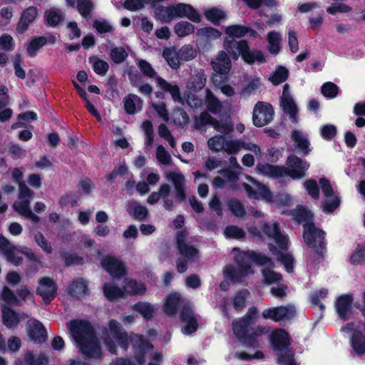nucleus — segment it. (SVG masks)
Returning a JSON list of instances; mask_svg holds the SVG:
<instances>
[{
    "label": "nucleus",
    "mask_w": 365,
    "mask_h": 365,
    "mask_svg": "<svg viewBox=\"0 0 365 365\" xmlns=\"http://www.w3.org/2000/svg\"><path fill=\"white\" fill-rule=\"evenodd\" d=\"M158 85L164 91H168L172 96L175 102L184 104L185 101L192 108H198L202 106V99L195 94H187L185 97H182L180 88L177 85H173L163 78L158 77L156 78Z\"/></svg>",
    "instance_id": "obj_12"
},
{
    "label": "nucleus",
    "mask_w": 365,
    "mask_h": 365,
    "mask_svg": "<svg viewBox=\"0 0 365 365\" xmlns=\"http://www.w3.org/2000/svg\"><path fill=\"white\" fill-rule=\"evenodd\" d=\"M104 343L111 353H116V344L127 349L130 342L134 349L135 359L138 365L145 363L146 358H150L148 365H158L163 360V356L159 352L153 351V346L147 341L142 336L138 334L127 335L122 330L120 324L115 320L111 319L108 328L103 331Z\"/></svg>",
    "instance_id": "obj_1"
},
{
    "label": "nucleus",
    "mask_w": 365,
    "mask_h": 365,
    "mask_svg": "<svg viewBox=\"0 0 365 365\" xmlns=\"http://www.w3.org/2000/svg\"><path fill=\"white\" fill-rule=\"evenodd\" d=\"M352 301V297L348 294L342 295L337 299L335 306L340 318L343 319L349 318L351 314Z\"/></svg>",
    "instance_id": "obj_27"
},
{
    "label": "nucleus",
    "mask_w": 365,
    "mask_h": 365,
    "mask_svg": "<svg viewBox=\"0 0 365 365\" xmlns=\"http://www.w3.org/2000/svg\"><path fill=\"white\" fill-rule=\"evenodd\" d=\"M247 294V290H242L235 294L232 299V304L235 309L240 310L245 307Z\"/></svg>",
    "instance_id": "obj_63"
},
{
    "label": "nucleus",
    "mask_w": 365,
    "mask_h": 365,
    "mask_svg": "<svg viewBox=\"0 0 365 365\" xmlns=\"http://www.w3.org/2000/svg\"><path fill=\"white\" fill-rule=\"evenodd\" d=\"M163 56L169 66L173 68H178L180 65L178 51L175 48H167L163 51Z\"/></svg>",
    "instance_id": "obj_44"
},
{
    "label": "nucleus",
    "mask_w": 365,
    "mask_h": 365,
    "mask_svg": "<svg viewBox=\"0 0 365 365\" xmlns=\"http://www.w3.org/2000/svg\"><path fill=\"white\" fill-rule=\"evenodd\" d=\"M127 210L138 220H144L148 215V210L145 206L135 201H130L127 205Z\"/></svg>",
    "instance_id": "obj_43"
},
{
    "label": "nucleus",
    "mask_w": 365,
    "mask_h": 365,
    "mask_svg": "<svg viewBox=\"0 0 365 365\" xmlns=\"http://www.w3.org/2000/svg\"><path fill=\"white\" fill-rule=\"evenodd\" d=\"M124 107L128 114H134L143 108V101L135 94H129L124 98Z\"/></svg>",
    "instance_id": "obj_35"
},
{
    "label": "nucleus",
    "mask_w": 365,
    "mask_h": 365,
    "mask_svg": "<svg viewBox=\"0 0 365 365\" xmlns=\"http://www.w3.org/2000/svg\"><path fill=\"white\" fill-rule=\"evenodd\" d=\"M224 233L226 237L237 240L242 239L245 236L244 230L234 225L227 227Z\"/></svg>",
    "instance_id": "obj_61"
},
{
    "label": "nucleus",
    "mask_w": 365,
    "mask_h": 365,
    "mask_svg": "<svg viewBox=\"0 0 365 365\" xmlns=\"http://www.w3.org/2000/svg\"><path fill=\"white\" fill-rule=\"evenodd\" d=\"M180 318L181 320L185 323V326L182 329L184 334L188 335L196 331L197 327V319L194 316L192 309L189 306L185 305L182 307Z\"/></svg>",
    "instance_id": "obj_25"
},
{
    "label": "nucleus",
    "mask_w": 365,
    "mask_h": 365,
    "mask_svg": "<svg viewBox=\"0 0 365 365\" xmlns=\"http://www.w3.org/2000/svg\"><path fill=\"white\" fill-rule=\"evenodd\" d=\"M206 81L207 78L204 71L202 70L197 71L188 81L187 88L195 92L199 91L205 87Z\"/></svg>",
    "instance_id": "obj_30"
},
{
    "label": "nucleus",
    "mask_w": 365,
    "mask_h": 365,
    "mask_svg": "<svg viewBox=\"0 0 365 365\" xmlns=\"http://www.w3.org/2000/svg\"><path fill=\"white\" fill-rule=\"evenodd\" d=\"M205 106L212 114L221 115L222 113V103L209 89H206Z\"/></svg>",
    "instance_id": "obj_32"
},
{
    "label": "nucleus",
    "mask_w": 365,
    "mask_h": 365,
    "mask_svg": "<svg viewBox=\"0 0 365 365\" xmlns=\"http://www.w3.org/2000/svg\"><path fill=\"white\" fill-rule=\"evenodd\" d=\"M173 8L175 19L186 17L194 22L200 21V16L190 5L181 3L173 6Z\"/></svg>",
    "instance_id": "obj_26"
},
{
    "label": "nucleus",
    "mask_w": 365,
    "mask_h": 365,
    "mask_svg": "<svg viewBox=\"0 0 365 365\" xmlns=\"http://www.w3.org/2000/svg\"><path fill=\"white\" fill-rule=\"evenodd\" d=\"M68 328L82 354L88 358L101 357V351L90 323L73 320L68 324Z\"/></svg>",
    "instance_id": "obj_6"
},
{
    "label": "nucleus",
    "mask_w": 365,
    "mask_h": 365,
    "mask_svg": "<svg viewBox=\"0 0 365 365\" xmlns=\"http://www.w3.org/2000/svg\"><path fill=\"white\" fill-rule=\"evenodd\" d=\"M257 169L259 173L272 178L282 177L285 173V168L269 164L258 165Z\"/></svg>",
    "instance_id": "obj_39"
},
{
    "label": "nucleus",
    "mask_w": 365,
    "mask_h": 365,
    "mask_svg": "<svg viewBox=\"0 0 365 365\" xmlns=\"http://www.w3.org/2000/svg\"><path fill=\"white\" fill-rule=\"evenodd\" d=\"M110 58L115 63H120L125 61L128 56V51L123 47H115L110 51Z\"/></svg>",
    "instance_id": "obj_57"
},
{
    "label": "nucleus",
    "mask_w": 365,
    "mask_h": 365,
    "mask_svg": "<svg viewBox=\"0 0 365 365\" xmlns=\"http://www.w3.org/2000/svg\"><path fill=\"white\" fill-rule=\"evenodd\" d=\"M48 358L43 354L34 355L31 352L25 354L24 360L18 359L15 365H48Z\"/></svg>",
    "instance_id": "obj_34"
},
{
    "label": "nucleus",
    "mask_w": 365,
    "mask_h": 365,
    "mask_svg": "<svg viewBox=\"0 0 365 365\" xmlns=\"http://www.w3.org/2000/svg\"><path fill=\"white\" fill-rule=\"evenodd\" d=\"M262 230L269 239L272 240L277 244L279 250H277L275 246L270 244V251L273 255L277 256V259L282 262L287 272H292L294 269L293 257L289 253L284 254L282 252V250H285L287 248V237L279 232V225L277 222H274L272 225L264 222L262 225Z\"/></svg>",
    "instance_id": "obj_7"
},
{
    "label": "nucleus",
    "mask_w": 365,
    "mask_h": 365,
    "mask_svg": "<svg viewBox=\"0 0 365 365\" xmlns=\"http://www.w3.org/2000/svg\"><path fill=\"white\" fill-rule=\"evenodd\" d=\"M57 286L55 281L48 277L38 279L36 293L40 295L46 303L51 302L56 296Z\"/></svg>",
    "instance_id": "obj_18"
},
{
    "label": "nucleus",
    "mask_w": 365,
    "mask_h": 365,
    "mask_svg": "<svg viewBox=\"0 0 365 365\" xmlns=\"http://www.w3.org/2000/svg\"><path fill=\"white\" fill-rule=\"evenodd\" d=\"M232 254L235 262L237 264V268H235L232 265L225 267L223 274L225 280L220 284V288L222 290L227 289L228 281L232 282H240L242 281L243 277L252 274L254 271L251 266L252 262L257 265L271 263L267 255L252 250L240 251L237 248H234Z\"/></svg>",
    "instance_id": "obj_3"
},
{
    "label": "nucleus",
    "mask_w": 365,
    "mask_h": 365,
    "mask_svg": "<svg viewBox=\"0 0 365 365\" xmlns=\"http://www.w3.org/2000/svg\"><path fill=\"white\" fill-rule=\"evenodd\" d=\"M272 106L267 103L259 101L254 107L252 113L253 123L257 127H262L269 123L274 115Z\"/></svg>",
    "instance_id": "obj_14"
},
{
    "label": "nucleus",
    "mask_w": 365,
    "mask_h": 365,
    "mask_svg": "<svg viewBox=\"0 0 365 365\" xmlns=\"http://www.w3.org/2000/svg\"><path fill=\"white\" fill-rule=\"evenodd\" d=\"M0 299L3 301L2 306H17L20 304L19 298L9 287H4L0 294Z\"/></svg>",
    "instance_id": "obj_41"
},
{
    "label": "nucleus",
    "mask_w": 365,
    "mask_h": 365,
    "mask_svg": "<svg viewBox=\"0 0 365 365\" xmlns=\"http://www.w3.org/2000/svg\"><path fill=\"white\" fill-rule=\"evenodd\" d=\"M0 252L6 257L7 260L19 265L22 261V255H25L34 264L35 269L34 272L38 269L39 262L37 260L35 255L27 247L17 248L11 245V243L4 237L0 235Z\"/></svg>",
    "instance_id": "obj_10"
},
{
    "label": "nucleus",
    "mask_w": 365,
    "mask_h": 365,
    "mask_svg": "<svg viewBox=\"0 0 365 365\" xmlns=\"http://www.w3.org/2000/svg\"><path fill=\"white\" fill-rule=\"evenodd\" d=\"M322 93L327 98H333L338 93V87L331 82H327L322 86Z\"/></svg>",
    "instance_id": "obj_64"
},
{
    "label": "nucleus",
    "mask_w": 365,
    "mask_h": 365,
    "mask_svg": "<svg viewBox=\"0 0 365 365\" xmlns=\"http://www.w3.org/2000/svg\"><path fill=\"white\" fill-rule=\"evenodd\" d=\"M349 261L351 264H360L365 261V247L358 245L351 255Z\"/></svg>",
    "instance_id": "obj_62"
},
{
    "label": "nucleus",
    "mask_w": 365,
    "mask_h": 365,
    "mask_svg": "<svg viewBox=\"0 0 365 365\" xmlns=\"http://www.w3.org/2000/svg\"><path fill=\"white\" fill-rule=\"evenodd\" d=\"M133 310L140 313L145 319H150L154 312L155 308L149 303L140 302L133 307Z\"/></svg>",
    "instance_id": "obj_51"
},
{
    "label": "nucleus",
    "mask_w": 365,
    "mask_h": 365,
    "mask_svg": "<svg viewBox=\"0 0 365 365\" xmlns=\"http://www.w3.org/2000/svg\"><path fill=\"white\" fill-rule=\"evenodd\" d=\"M319 184L322 190L327 197V200L323 202V210L325 212H333L339 205V197L334 194L333 188L328 180L326 178H321Z\"/></svg>",
    "instance_id": "obj_17"
},
{
    "label": "nucleus",
    "mask_w": 365,
    "mask_h": 365,
    "mask_svg": "<svg viewBox=\"0 0 365 365\" xmlns=\"http://www.w3.org/2000/svg\"><path fill=\"white\" fill-rule=\"evenodd\" d=\"M178 51L180 62L190 61L193 59L197 54L196 50L190 44L182 46Z\"/></svg>",
    "instance_id": "obj_53"
},
{
    "label": "nucleus",
    "mask_w": 365,
    "mask_h": 365,
    "mask_svg": "<svg viewBox=\"0 0 365 365\" xmlns=\"http://www.w3.org/2000/svg\"><path fill=\"white\" fill-rule=\"evenodd\" d=\"M270 341L272 348L280 351L277 359L279 365H297L293 351L287 349L289 345V336L285 330L278 329L274 331L270 335Z\"/></svg>",
    "instance_id": "obj_9"
},
{
    "label": "nucleus",
    "mask_w": 365,
    "mask_h": 365,
    "mask_svg": "<svg viewBox=\"0 0 365 365\" xmlns=\"http://www.w3.org/2000/svg\"><path fill=\"white\" fill-rule=\"evenodd\" d=\"M268 43L267 50L272 54H278L281 51V34L275 31H270L267 35Z\"/></svg>",
    "instance_id": "obj_38"
},
{
    "label": "nucleus",
    "mask_w": 365,
    "mask_h": 365,
    "mask_svg": "<svg viewBox=\"0 0 365 365\" xmlns=\"http://www.w3.org/2000/svg\"><path fill=\"white\" fill-rule=\"evenodd\" d=\"M281 106L284 113L289 115L291 120L294 123H297L298 108L294 100L289 93V88L287 84H285L283 86V93L281 97Z\"/></svg>",
    "instance_id": "obj_21"
},
{
    "label": "nucleus",
    "mask_w": 365,
    "mask_h": 365,
    "mask_svg": "<svg viewBox=\"0 0 365 365\" xmlns=\"http://www.w3.org/2000/svg\"><path fill=\"white\" fill-rule=\"evenodd\" d=\"M284 175H289L292 179H300L305 175V172L309 168V164L295 155H291L287 161Z\"/></svg>",
    "instance_id": "obj_16"
},
{
    "label": "nucleus",
    "mask_w": 365,
    "mask_h": 365,
    "mask_svg": "<svg viewBox=\"0 0 365 365\" xmlns=\"http://www.w3.org/2000/svg\"><path fill=\"white\" fill-rule=\"evenodd\" d=\"M38 14L36 8L31 6L24 11L21 19L16 26V31L19 34L24 33L29 24L34 21Z\"/></svg>",
    "instance_id": "obj_28"
},
{
    "label": "nucleus",
    "mask_w": 365,
    "mask_h": 365,
    "mask_svg": "<svg viewBox=\"0 0 365 365\" xmlns=\"http://www.w3.org/2000/svg\"><path fill=\"white\" fill-rule=\"evenodd\" d=\"M225 32L227 37L225 40L224 48L232 58L237 60L241 56L243 60L248 63L254 62L261 63L265 61V58L262 51H251L246 41L241 40L237 41L233 39V38L244 36L247 32V29L245 27L232 25L227 27Z\"/></svg>",
    "instance_id": "obj_4"
},
{
    "label": "nucleus",
    "mask_w": 365,
    "mask_h": 365,
    "mask_svg": "<svg viewBox=\"0 0 365 365\" xmlns=\"http://www.w3.org/2000/svg\"><path fill=\"white\" fill-rule=\"evenodd\" d=\"M174 31L179 37H184L194 31V26L187 21H180L175 24Z\"/></svg>",
    "instance_id": "obj_56"
},
{
    "label": "nucleus",
    "mask_w": 365,
    "mask_h": 365,
    "mask_svg": "<svg viewBox=\"0 0 365 365\" xmlns=\"http://www.w3.org/2000/svg\"><path fill=\"white\" fill-rule=\"evenodd\" d=\"M288 73L285 67L279 66L269 79L274 85H279L287 80Z\"/></svg>",
    "instance_id": "obj_54"
},
{
    "label": "nucleus",
    "mask_w": 365,
    "mask_h": 365,
    "mask_svg": "<svg viewBox=\"0 0 365 365\" xmlns=\"http://www.w3.org/2000/svg\"><path fill=\"white\" fill-rule=\"evenodd\" d=\"M89 62L92 63L94 71L101 76H104L108 70V63L97 57L89 58Z\"/></svg>",
    "instance_id": "obj_55"
},
{
    "label": "nucleus",
    "mask_w": 365,
    "mask_h": 365,
    "mask_svg": "<svg viewBox=\"0 0 365 365\" xmlns=\"http://www.w3.org/2000/svg\"><path fill=\"white\" fill-rule=\"evenodd\" d=\"M294 219L299 223L304 222L303 237L307 246L311 249L309 257L307 259L309 269H312L313 264L319 263L322 259L324 247L325 233L317 228L311 222L312 213L303 207L298 206L293 212Z\"/></svg>",
    "instance_id": "obj_2"
},
{
    "label": "nucleus",
    "mask_w": 365,
    "mask_h": 365,
    "mask_svg": "<svg viewBox=\"0 0 365 365\" xmlns=\"http://www.w3.org/2000/svg\"><path fill=\"white\" fill-rule=\"evenodd\" d=\"M249 183L243 182L242 187L245 190L248 197L256 200H263L267 202H275L282 205H288L292 202V197L288 194H280L272 200L269 189L264 185L255 180L252 177L247 176Z\"/></svg>",
    "instance_id": "obj_8"
},
{
    "label": "nucleus",
    "mask_w": 365,
    "mask_h": 365,
    "mask_svg": "<svg viewBox=\"0 0 365 365\" xmlns=\"http://www.w3.org/2000/svg\"><path fill=\"white\" fill-rule=\"evenodd\" d=\"M297 315L296 307L292 304L278 306L263 310L262 316L264 319H270L275 322H288Z\"/></svg>",
    "instance_id": "obj_13"
},
{
    "label": "nucleus",
    "mask_w": 365,
    "mask_h": 365,
    "mask_svg": "<svg viewBox=\"0 0 365 365\" xmlns=\"http://www.w3.org/2000/svg\"><path fill=\"white\" fill-rule=\"evenodd\" d=\"M222 177H216L213 180L212 185L216 188H222L226 186L227 182H232L237 180V174L230 170L221 172Z\"/></svg>",
    "instance_id": "obj_40"
},
{
    "label": "nucleus",
    "mask_w": 365,
    "mask_h": 365,
    "mask_svg": "<svg viewBox=\"0 0 365 365\" xmlns=\"http://www.w3.org/2000/svg\"><path fill=\"white\" fill-rule=\"evenodd\" d=\"M226 138L220 135H216L207 140L208 148L215 153L224 150Z\"/></svg>",
    "instance_id": "obj_50"
},
{
    "label": "nucleus",
    "mask_w": 365,
    "mask_h": 365,
    "mask_svg": "<svg viewBox=\"0 0 365 365\" xmlns=\"http://www.w3.org/2000/svg\"><path fill=\"white\" fill-rule=\"evenodd\" d=\"M268 258L270 259L271 263L264 265L267 267V268H264L262 269V275L264 280L267 284H272L280 281L282 279V276L280 274L277 273L269 269V267H272L273 266V262L269 257Z\"/></svg>",
    "instance_id": "obj_49"
},
{
    "label": "nucleus",
    "mask_w": 365,
    "mask_h": 365,
    "mask_svg": "<svg viewBox=\"0 0 365 365\" xmlns=\"http://www.w3.org/2000/svg\"><path fill=\"white\" fill-rule=\"evenodd\" d=\"M103 267L114 278H120L125 274V266L121 261L111 256H106L101 261Z\"/></svg>",
    "instance_id": "obj_22"
},
{
    "label": "nucleus",
    "mask_w": 365,
    "mask_h": 365,
    "mask_svg": "<svg viewBox=\"0 0 365 365\" xmlns=\"http://www.w3.org/2000/svg\"><path fill=\"white\" fill-rule=\"evenodd\" d=\"M165 178L173 182L176 191V197L180 200L185 199V193L184 190L185 178L183 175L177 170L168 171L165 173Z\"/></svg>",
    "instance_id": "obj_24"
},
{
    "label": "nucleus",
    "mask_w": 365,
    "mask_h": 365,
    "mask_svg": "<svg viewBox=\"0 0 365 365\" xmlns=\"http://www.w3.org/2000/svg\"><path fill=\"white\" fill-rule=\"evenodd\" d=\"M158 3H155V17L157 20L162 23H169L175 19L173 6H158Z\"/></svg>",
    "instance_id": "obj_31"
},
{
    "label": "nucleus",
    "mask_w": 365,
    "mask_h": 365,
    "mask_svg": "<svg viewBox=\"0 0 365 365\" xmlns=\"http://www.w3.org/2000/svg\"><path fill=\"white\" fill-rule=\"evenodd\" d=\"M32 196L33 192L25 184L20 185L19 197L13 204V208L25 218L38 222L40 220L39 217L35 215L30 208Z\"/></svg>",
    "instance_id": "obj_11"
},
{
    "label": "nucleus",
    "mask_w": 365,
    "mask_h": 365,
    "mask_svg": "<svg viewBox=\"0 0 365 365\" xmlns=\"http://www.w3.org/2000/svg\"><path fill=\"white\" fill-rule=\"evenodd\" d=\"M47 24L51 26H56L63 20V12L56 8H51L45 13Z\"/></svg>",
    "instance_id": "obj_47"
},
{
    "label": "nucleus",
    "mask_w": 365,
    "mask_h": 365,
    "mask_svg": "<svg viewBox=\"0 0 365 365\" xmlns=\"http://www.w3.org/2000/svg\"><path fill=\"white\" fill-rule=\"evenodd\" d=\"M27 331L29 338L35 342L43 343L46 340V331L42 323L36 319L28 321Z\"/></svg>",
    "instance_id": "obj_23"
},
{
    "label": "nucleus",
    "mask_w": 365,
    "mask_h": 365,
    "mask_svg": "<svg viewBox=\"0 0 365 365\" xmlns=\"http://www.w3.org/2000/svg\"><path fill=\"white\" fill-rule=\"evenodd\" d=\"M124 294H140L145 292V287L142 283H138L135 280L125 279V286L123 290Z\"/></svg>",
    "instance_id": "obj_48"
},
{
    "label": "nucleus",
    "mask_w": 365,
    "mask_h": 365,
    "mask_svg": "<svg viewBox=\"0 0 365 365\" xmlns=\"http://www.w3.org/2000/svg\"><path fill=\"white\" fill-rule=\"evenodd\" d=\"M197 35L207 40L216 39L220 37L221 33L212 27H206L197 31Z\"/></svg>",
    "instance_id": "obj_59"
},
{
    "label": "nucleus",
    "mask_w": 365,
    "mask_h": 365,
    "mask_svg": "<svg viewBox=\"0 0 365 365\" xmlns=\"http://www.w3.org/2000/svg\"><path fill=\"white\" fill-rule=\"evenodd\" d=\"M258 318V310L255 307H250L244 317L234 321L232 329L235 335L243 339L248 346L259 347L262 344V336L268 331L262 326L252 327Z\"/></svg>",
    "instance_id": "obj_5"
},
{
    "label": "nucleus",
    "mask_w": 365,
    "mask_h": 365,
    "mask_svg": "<svg viewBox=\"0 0 365 365\" xmlns=\"http://www.w3.org/2000/svg\"><path fill=\"white\" fill-rule=\"evenodd\" d=\"M228 206L231 212L237 217H243L245 214V210L242 203L236 200L232 199L228 202Z\"/></svg>",
    "instance_id": "obj_60"
},
{
    "label": "nucleus",
    "mask_w": 365,
    "mask_h": 365,
    "mask_svg": "<svg viewBox=\"0 0 365 365\" xmlns=\"http://www.w3.org/2000/svg\"><path fill=\"white\" fill-rule=\"evenodd\" d=\"M205 16L207 20L214 24H216L220 20L225 17V13L223 10L219 8H212L210 10H207L205 13Z\"/></svg>",
    "instance_id": "obj_58"
},
{
    "label": "nucleus",
    "mask_w": 365,
    "mask_h": 365,
    "mask_svg": "<svg viewBox=\"0 0 365 365\" xmlns=\"http://www.w3.org/2000/svg\"><path fill=\"white\" fill-rule=\"evenodd\" d=\"M103 292L106 297L110 301L124 297V292L111 283L105 284Z\"/></svg>",
    "instance_id": "obj_46"
},
{
    "label": "nucleus",
    "mask_w": 365,
    "mask_h": 365,
    "mask_svg": "<svg viewBox=\"0 0 365 365\" xmlns=\"http://www.w3.org/2000/svg\"><path fill=\"white\" fill-rule=\"evenodd\" d=\"M180 295L178 293H172L167 296L163 304L164 312L170 316L176 314L179 305L181 304Z\"/></svg>",
    "instance_id": "obj_33"
},
{
    "label": "nucleus",
    "mask_w": 365,
    "mask_h": 365,
    "mask_svg": "<svg viewBox=\"0 0 365 365\" xmlns=\"http://www.w3.org/2000/svg\"><path fill=\"white\" fill-rule=\"evenodd\" d=\"M292 138L295 143L296 147L304 155H307L310 151L309 146V142L307 135L300 130H295L292 133Z\"/></svg>",
    "instance_id": "obj_37"
},
{
    "label": "nucleus",
    "mask_w": 365,
    "mask_h": 365,
    "mask_svg": "<svg viewBox=\"0 0 365 365\" xmlns=\"http://www.w3.org/2000/svg\"><path fill=\"white\" fill-rule=\"evenodd\" d=\"M177 244L179 253L187 260H195L199 257L198 250L187 242V233L181 231L178 233Z\"/></svg>",
    "instance_id": "obj_20"
},
{
    "label": "nucleus",
    "mask_w": 365,
    "mask_h": 365,
    "mask_svg": "<svg viewBox=\"0 0 365 365\" xmlns=\"http://www.w3.org/2000/svg\"><path fill=\"white\" fill-rule=\"evenodd\" d=\"M88 291V284L83 278L74 280L69 287L70 294L77 298L84 297Z\"/></svg>",
    "instance_id": "obj_36"
},
{
    "label": "nucleus",
    "mask_w": 365,
    "mask_h": 365,
    "mask_svg": "<svg viewBox=\"0 0 365 365\" xmlns=\"http://www.w3.org/2000/svg\"><path fill=\"white\" fill-rule=\"evenodd\" d=\"M215 74L212 76L214 84L217 83V79L220 76H225V79L227 80V75L231 68V61L225 51H220L217 56L211 62Z\"/></svg>",
    "instance_id": "obj_15"
},
{
    "label": "nucleus",
    "mask_w": 365,
    "mask_h": 365,
    "mask_svg": "<svg viewBox=\"0 0 365 365\" xmlns=\"http://www.w3.org/2000/svg\"><path fill=\"white\" fill-rule=\"evenodd\" d=\"M46 43V38L45 37H34L28 43L25 44L24 48L28 55L31 57H34Z\"/></svg>",
    "instance_id": "obj_42"
},
{
    "label": "nucleus",
    "mask_w": 365,
    "mask_h": 365,
    "mask_svg": "<svg viewBox=\"0 0 365 365\" xmlns=\"http://www.w3.org/2000/svg\"><path fill=\"white\" fill-rule=\"evenodd\" d=\"M155 158L160 165L165 166L171 165L172 157L169 152L161 145H158L156 148Z\"/></svg>",
    "instance_id": "obj_52"
},
{
    "label": "nucleus",
    "mask_w": 365,
    "mask_h": 365,
    "mask_svg": "<svg viewBox=\"0 0 365 365\" xmlns=\"http://www.w3.org/2000/svg\"><path fill=\"white\" fill-rule=\"evenodd\" d=\"M351 344L355 353L359 355L365 354V336L361 333H354Z\"/></svg>",
    "instance_id": "obj_45"
},
{
    "label": "nucleus",
    "mask_w": 365,
    "mask_h": 365,
    "mask_svg": "<svg viewBox=\"0 0 365 365\" xmlns=\"http://www.w3.org/2000/svg\"><path fill=\"white\" fill-rule=\"evenodd\" d=\"M2 322L9 329H14L21 322L20 315L6 306L1 307Z\"/></svg>",
    "instance_id": "obj_29"
},
{
    "label": "nucleus",
    "mask_w": 365,
    "mask_h": 365,
    "mask_svg": "<svg viewBox=\"0 0 365 365\" xmlns=\"http://www.w3.org/2000/svg\"><path fill=\"white\" fill-rule=\"evenodd\" d=\"M242 149L252 151L256 156L259 157L261 155L260 148L257 144L245 142L242 140L230 139L225 140L224 150L227 153L230 155L235 154Z\"/></svg>",
    "instance_id": "obj_19"
}]
</instances>
